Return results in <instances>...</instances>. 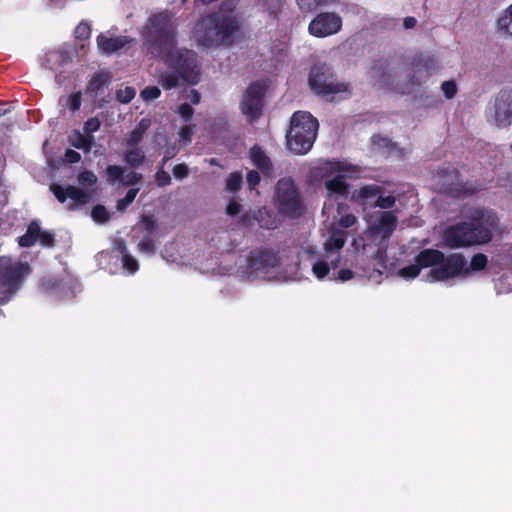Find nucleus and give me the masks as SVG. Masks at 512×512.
I'll return each mask as SVG.
<instances>
[{"mask_svg": "<svg viewBox=\"0 0 512 512\" xmlns=\"http://www.w3.org/2000/svg\"><path fill=\"white\" fill-rule=\"evenodd\" d=\"M242 182H243V177H242L241 173H239V172L232 173L226 179L225 189L229 192H236L241 188Z\"/></svg>", "mask_w": 512, "mask_h": 512, "instance_id": "obj_34", "label": "nucleus"}, {"mask_svg": "<svg viewBox=\"0 0 512 512\" xmlns=\"http://www.w3.org/2000/svg\"><path fill=\"white\" fill-rule=\"evenodd\" d=\"M185 98L189 99L192 104H198L200 102L201 96L199 92L195 89H190L186 92Z\"/></svg>", "mask_w": 512, "mask_h": 512, "instance_id": "obj_57", "label": "nucleus"}, {"mask_svg": "<svg viewBox=\"0 0 512 512\" xmlns=\"http://www.w3.org/2000/svg\"><path fill=\"white\" fill-rule=\"evenodd\" d=\"M144 134L141 131L133 129L125 137V142L128 147H138V144L142 141Z\"/></svg>", "mask_w": 512, "mask_h": 512, "instance_id": "obj_42", "label": "nucleus"}, {"mask_svg": "<svg viewBox=\"0 0 512 512\" xmlns=\"http://www.w3.org/2000/svg\"><path fill=\"white\" fill-rule=\"evenodd\" d=\"M353 165L346 161L324 160L315 164L309 172V179L313 184L324 182L333 178L337 173H346Z\"/></svg>", "mask_w": 512, "mask_h": 512, "instance_id": "obj_15", "label": "nucleus"}, {"mask_svg": "<svg viewBox=\"0 0 512 512\" xmlns=\"http://www.w3.org/2000/svg\"><path fill=\"white\" fill-rule=\"evenodd\" d=\"M177 153H178V149L175 144L168 147L165 151L166 159H172Z\"/></svg>", "mask_w": 512, "mask_h": 512, "instance_id": "obj_61", "label": "nucleus"}, {"mask_svg": "<svg viewBox=\"0 0 512 512\" xmlns=\"http://www.w3.org/2000/svg\"><path fill=\"white\" fill-rule=\"evenodd\" d=\"M239 221L246 226H250L253 224V221H256L260 227L265 229H275L278 226L277 218L266 207L258 209L252 215L249 213L242 214Z\"/></svg>", "mask_w": 512, "mask_h": 512, "instance_id": "obj_21", "label": "nucleus"}, {"mask_svg": "<svg viewBox=\"0 0 512 512\" xmlns=\"http://www.w3.org/2000/svg\"><path fill=\"white\" fill-rule=\"evenodd\" d=\"M194 113L193 108L188 103L181 104L177 109V114L185 121L188 122L191 120L192 115Z\"/></svg>", "mask_w": 512, "mask_h": 512, "instance_id": "obj_49", "label": "nucleus"}, {"mask_svg": "<svg viewBox=\"0 0 512 512\" xmlns=\"http://www.w3.org/2000/svg\"><path fill=\"white\" fill-rule=\"evenodd\" d=\"M65 159L69 163H77L80 161L81 155L74 150L68 149L65 153Z\"/></svg>", "mask_w": 512, "mask_h": 512, "instance_id": "obj_58", "label": "nucleus"}, {"mask_svg": "<svg viewBox=\"0 0 512 512\" xmlns=\"http://www.w3.org/2000/svg\"><path fill=\"white\" fill-rule=\"evenodd\" d=\"M309 85L315 93L331 100L334 99L335 95L349 92V86L346 83L339 82L326 65H315L311 68Z\"/></svg>", "mask_w": 512, "mask_h": 512, "instance_id": "obj_11", "label": "nucleus"}, {"mask_svg": "<svg viewBox=\"0 0 512 512\" xmlns=\"http://www.w3.org/2000/svg\"><path fill=\"white\" fill-rule=\"evenodd\" d=\"M497 29L501 33L512 36V3L503 10L497 19Z\"/></svg>", "mask_w": 512, "mask_h": 512, "instance_id": "obj_31", "label": "nucleus"}, {"mask_svg": "<svg viewBox=\"0 0 512 512\" xmlns=\"http://www.w3.org/2000/svg\"><path fill=\"white\" fill-rule=\"evenodd\" d=\"M358 252V261H361V262H368L369 263V266L368 267V270H371L372 269V273H377L378 275L381 274V268H386V262H387V257L385 256V264L384 266H380L376 263L375 260H373V258L371 257V255H368L367 253L366 254H363V249L360 247L358 250H356Z\"/></svg>", "mask_w": 512, "mask_h": 512, "instance_id": "obj_33", "label": "nucleus"}, {"mask_svg": "<svg viewBox=\"0 0 512 512\" xmlns=\"http://www.w3.org/2000/svg\"><path fill=\"white\" fill-rule=\"evenodd\" d=\"M343 209H344V207L339 204L336 209L337 215H333V221L329 225L326 236H329L333 227H334V229L341 230L337 226H340L343 228H349L356 224V222H357L356 216L352 213L343 212Z\"/></svg>", "mask_w": 512, "mask_h": 512, "instance_id": "obj_25", "label": "nucleus"}, {"mask_svg": "<svg viewBox=\"0 0 512 512\" xmlns=\"http://www.w3.org/2000/svg\"><path fill=\"white\" fill-rule=\"evenodd\" d=\"M487 121L498 127L505 128L512 124V90H502L486 110Z\"/></svg>", "mask_w": 512, "mask_h": 512, "instance_id": "obj_12", "label": "nucleus"}, {"mask_svg": "<svg viewBox=\"0 0 512 512\" xmlns=\"http://www.w3.org/2000/svg\"><path fill=\"white\" fill-rule=\"evenodd\" d=\"M91 217L95 222L104 223L109 219V213L104 206H95L91 211Z\"/></svg>", "mask_w": 512, "mask_h": 512, "instance_id": "obj_39", "label": "nucleus"}, {"mask_svg": "<svg viewBox=\"0 0 512 512\" xmlns=\"http://www.w3.org/2000/svg\"><path fill=\"white\" fill-rule=\"evenodd\" d=\"M396 199L392 195H382L381 191L379 192L376 201L374 202V206L380 207L382 209H388L394 206Z\"/></svg>", "mask_w": 512, "mask_h": 512, "instance_id": "obj_38", "label": "nucleus"}, {"mask_svg": "<svg viewBox=\"0 0 512 512\" xmlns=\"http://www.w3.org/2000/svg\"><path fill=\"white\" fill-rule=\"evenodd\" d=\"M247 272L256 278L268 280L298 279L288 272L282 259L269 250L252 251L247 257Z\"/></svg>", "mask_w": 512, "mask_h": 512, "instance_id": "obj_7", "label": "nucleus"}, {"mask_svg": "<svg viewBox=\"0 0 512 512\" xmlns=\"http://www.w3.org/2000/svg\"><path fill=\"white\" fill-rule=\"evenodd\" d=\"M179 142L183 145H187L192 141L194 134V126L186 125L179 130Z\"/></svg>", "mask_w": 512, "mask_h": 512, "instance_id": "obj_43", "label": "nucleus"}, {"mask_svg": "<svg viewBox=\"0 0 512 512\" xmlns=\"http://www.w3.org/2000/svg\"><path fill=\"white\" fill-rule=\"evenodd\" d=\"M354 277V273L350 269H341L337 273H333V279L340 282L351 280Z\"/></svg>", "mask_w": 512, "mask_h": 512, "instance_id": "obj_51", "label": "nucleus"}, {"mask_svg": "<svg viewBox=\"0 0 512 512\" xmlns=\"http://www.w3.org/2000/svg\"><path fill=\"white\" fill-rule=\"evenodd\" d=\"M151 125V120L148 118H143L136 126V130L141 131V133L145 134L148 128Z\"/></svg>", "mask_w": 512, "mask_h": 512, "instance_id": "obj_59", "label": "nucleus"}, {"mask_svg": "<svg viewBox=\"0 0 512 512\" xmlns=\"http://www.w3.org/2000/svg\"><path fill=\"white\" fill-rule=\"evenodd\" d=\"M347 240V233L344 230L332 229L329 236L325 237L323 248L324 254L313 259L312 273L318 280H323L335 270L340 263V251Z\"/></svg>", "mask_w": 512, "mask_h": 512, "instance_id": "obj_8", "label": "nucleus"}, {"mask_svg": "<svg viewBox=\"0 0 512 512\" xmlns=\"http://www.w3.org/2000/svg\"><path fill=\"white\" fill-rule=\"evenodd\" d=\"M42 287L46 292H54L59 294L60 298H68L73 297L75 295L74 291L71 288L66 289V287L57 279H46L42 283Z\"/></svg>", "mask_w": 512, "mask_h": 512, "instance_id": "obj_28", "label": "nucleus"}, {"mask_svg": "<svg viewBox=\"0 0 512 512\" xmlns=\"http://www.w3.org/2000/svg\"><path fill=\"white\" fill-rule=\"evenodd\" d=\"M436 178L438 189L441 192L460 197L470 191L460 183L458 173L454 169H443L438 173Z\"/></svg>", "mask_w": 512, "mask_h": 512, "instance_id": "obj_18", "label": "nucleus"}, {"mask_svg": "<svg viewBox=\"0 0 512 512\" xmlns=\"http://www.w3.org/2000/svg\"><path fill=\"white\" fill-rule=\"evenodd\" d=\"M37 240L45 247H51L54 244L53 235L48 232H41L39 224L34 221L28 226L26 233L19 237L18 243L22 247H29Z\"/></svg>", "mask_w": 512, "mask_h": 512, "instance_id": "obj_20", "label": "nucleus"}, {"mask_svg": "<svg viewBox=\"0 0 512 512\" xmlns=\"http://www.w3.org/2000/svg\"><path fill=\"white\" fill-rule=\"evenodd\" d=\"M139 192V188H131L127 191L124 198L118 200L117 209L119 211H124L136 198Z\"/></svg>", "mask_w": 512, "mask_h": 512, "instance_id": "obj_36", "label": "nucleus"}, {"mask_svg": "<svg viewBox=\"0 0 512 512\" xmlns=\"http://www.w3.org/2000/svg\"><path fill=\"white\" fill-rule=\"evenodd\" d=\"M318 127V120L309 112H295L286 135L288 148L295 154H306L316 140Z\"/></svg>", "mask_w": 512, "mask_h": 512, "instance_id": "obj_6", "label": "nucleus"}, {"mask_svg": "<svg viewBox=\"0 0 512 512\" xmlns=\"http://www.w3.org/2000/svg\"><path fill=\"white\" fill-rule=\"evenodd\" d=\"M509 265L512 267V249L511 251L509 252Z\"/></svg>", "mask_w": 512, "mask_h": 512, "instance_id": "obj_64", "label": "nucleus"}, {"mask_svg": "<svg viewBox=\"0 0 512 512\" xmlns=\"http://www.w3.org/2000/svg\"><path fill=\"white\" fill-rule=\"evenodd\" d=\"M241 212V204L236 200H231L226 207V213L229 216H236Z\"/></svg>", "mask_w": 512, "mask_h": 512, "instance_id": "obj_56", "label": "nucleus"}, {"mask_svg": "<svg viewBox=\"0 0 512 512\" xmlns=\"http://www.w3.org/2000/svg\"><path fill=\"white\" fill-rule=\"evenodd\" d=\"M470 220L445 231L444 240L449 246L466 247L491 240L492 231L497 226V217L492 211L475 209L470 214Z\"/></svg>", "mask_w": 512, "mask_h": 512, "instance_id": "obj_5", "label": "nucleus"}, {"mask_svg": "<svg viewBox=\"0 0 512 512\" xmlns=\"http://www.w3.org/2000/svg\"><path fill=\"white\" fill-rule=\"evenodd\" d=\"M367 229L362 236L353 240L355 250L360 247L363 254L371 255L380 266L385 264L387 241L397 226L394 212H373L366 218Z\"/></svg>", "mask_w": 512, "mask_h": 512, "instance_id": "obj_4", "label": "nucleus"}, {"mask_svg": "<svg viewBox=\"0 0 512 512\" xmlns=\"http://www.w3.org/2000/svg\"><path fill=\"white\" fill-rule=\"evenodd\" d=\"M273 203L278 213L285 217L296 218L305 210L299 187L290 177L281 178L276 183Z\"/></svg>", "mask_w": 512, "mask_h": 512, "instance_id": "obj_9", "label": "nucleus"}, {"mask_svg": "<svg viewBox=\"0 0 512 512\" xmlns=\"http://www.w3.org/2000/svg\"><path fill=\"white\" fill-rule=\"evenodd\" d=\"M30 273L27 263L13 262L8 257H0V304L6 303L18 290L19 282Z\"/></svg>", "mask_w": 512, "mask_h": 512, "instance_id": "obj_10", "label": "nucleus"}, {"mask_svg": "<svg viewBox=\"0 0 512 512\" xmlns=\"http://www.w3.org/2000/svg\"><path fill=\"white\" fill-rule=\"evenodd\" d=\"M75 37L80 40H86L91 35V27L88 22H81L75 28Z\"/></svg>", "mask_w": 512, "mask_h": 512, "instance_id": "obj_45", "label": "nucleus"}, {"mask_svg": "<svg viewBox=\"0 0 512 512\" xmlns=\"http://www.w3.org/2000/svg\"><path fill=\"white\" fill-rule=\"evenodd\" d=\"M173 175L176 179L182 180L188 176V167L186 164H178L173 168Z\"/></svg>", "mask_w": 512, "mask_h": 512, "instance_id": "obj_54", "label": "nucleus"}, {"mask_svg": "<svg viewBox=\"0 0 512 512\" xmlns=\"http://www.w3.org/2000/svg\"><path fill=\"white\" fill-rule=\"evenodd\" d=\"M208 162L210 165H218V161L215 158H211Z\"/></svg>", "mask_w": 512, "mask_h": 512, "instance_id": "obj_63", "label": "nucleus"}, {"mask_svg": "<svg viewBox=\"0 0 512 512\" xmlns=\"http://www.w3.org/2000/svg\"><path fill=\"white\" fill-rule=\"evenodd\" d=\"M264 87L260 83H252L245 91L241 101V111L251 120L261 114Z\"/></svg>", "mask_w": 512, "mask_h": 512, "instance_id": "obj_16", "label": "nucleus"}, {"mask_svg": "<svg viewBox=\"0 0 512 512\" xmlns=\"http://www.w3.org/2000/svg\"><path fill=\"white\" fill-rule=\"evenodd\" d=\"M260 182V176L257 171L251 170L247 173V183L251 190H254Z\"/></svg>", "mask_w": 512, "mask_h": 512, "instance_id": "obj_53", "label": "nucleus"}, {"mask_svg": "<svg viewBox=\"0 0 512 512\" xmlns=\"http://www.w3.org/2000/svg\"><path fill=\"white\" fill-rule=\"evenodd\" d=\"M138 247L142 253L152 255L155 252V243L150 237H144L139 242Z\"/></svg>", "mask_w": 512, "mask_h": 512, "instance_id": "obj_48", "label": "nucleus"}, {"mask_svg": "<svg viewBox=\"0 0 512 512\" xmlns=\"http://www.w3.org/2000/svg\"><path fill=\"white\" fill-rule=\"evenodd\" d=\"M100 128V121L98 118H89L84 124V131L89 135L90 133L96 132Z\"/></svg>", "mask_w": 512, "mask_h": 512, "instance_id": "obj_52", "label": "nucleus"}, {"mask_svg": "<svg viewBox=\"0 0 512 512\" xmlns=\"http://www.w3.org/2000/svg\"><path fill=\"white\" fill-rule=\"evenodd\" d=\"M356 172L355 166L351 170L346 173H337L333 178L325 181V189L327 201H325L323 206V214L329 215L333 212L332 204H329L328 201L338 198H346L350 193V186L345 181L346 177H354V173Z\"/></svg>", "mask_w": 512, "mask_h": 512, "instance_id": "obj_13", "label": "nucleus"}, {"mask_svg": "<svg viewBox=\"0 0 512 512\" xmlns=\"http://www.w3.org/2000/svg\"><path fill=\"white\" fill-rule=\"evenodd\" d=\"M127 43V38L123 36L108 37L104 34H100L97 37V46L104 54H112L123 48Z\"/></svg>", "mask_w": 512, "mask_h": 512, "instance_id": "obj_23", "label": "nucleus"}, {"mask_svg": "<svg viewBox=\"0 0 512 512\" xmlns=\"http://www.w3.org/2000/svg\"><path fill=\"white\" fill-rule=\"evenodd\" d=\"M342 28V18L334 12L319 13L308 25V32L324 38L337 34Z\"/></svg>", "mask_w": 512, "mask_h": 512, "instance_id": "obj_14", "label": "nucleus"}, {"mask_svg": "<svg viewBox=\"0 0 512 512\" xmlns=\"http://www.w3.org/2000/svg\"><path fill=\"white\" fill-rule=\"evenodd\" d=\"M110 76L107 73H96L92 76V78L89 80L87 87H86V93L89 94L91 97L95 99V101H98L99 103L105 102L104 98L101 97L105 90L107 89L108 85L110 84Z\"/></svg>", "mask_w": 512, "mask_h": 512, "instance_id": "obj_22", "label": "nucleus"}, {"mask_svg": "<svg viewBox=\"0 0 512 512\" xmlns=\"http://www.w3.org/2000/svg\"><path fill=\"white\" fill-rule=\"evenodd\" d=\"M441 90L443 91L444 95L450 99L453 98L457 92L456 84L453 81H445L441 85Z\"/></svg>", "mask_w": 512, "mask_h": 512, "instance_id": "obj_50", "label": "nucleus"}, {"mask_svg": "<svg viewBox=\"0 0 512 512\" xmlns=\"http://www.w3.org/2000/svg\"><path fill=\"white\" fill-rule=\"evenodd\" d=\"M160 94H161V91L158 87L148 86V87H145L141 91L140 96L144 101L147 102V101L157 99L160 96Z\"/></svg>", "mask_w": 512, "mask_h": 512, "instance_id": "obj_44", "label": "nucleus"}, {"mask_svg": "<svg viewBox=\"0 0 512 512\" xmlns=\"http://www.w3.org/2000/svg\"><path fill=\"white\" fill-rule=\"evenodd\" d=\"M243 38L239 19L232 13L216 12L200 19L194 29L198 46H232Z\"/></svg>", "mask_w": 512, "mask_h": 512, "instance_id": "obj_3", "label": "nucleus"}, {"mask_svg": "<svg viewBox=\"0 0 512 512\" xmlns=\"http://www.w3.org/2000/svg\"><path fill=\"white\" fill-rule=\"evenodd\" d=\"M78 182L84 187L92 186L97 182V176L92 171H83L78 175Z\"/></svg>", "mask_w": 512, "mask_h": 512, "instance_id": "obj_40", "label": "nucleus"}, {"mask_svg": "<svg viewBox=\"0 0 512 512\" xmlns=\"http://www.w3.org/2000/svg\"><path fill=\"white\" fill-rule=\"evenodd\" d=\"M487 264V257L484 254H476L472 257L469 267V273L471 271H480L485 268Z\"/></svg>", "mask_w": 512, "mask_h": 512, "instance_id": "obj_37", "label": "nucleus"}, {"mask_svg": "<svg viewBox=\"0 0 512 512\" xmlns=\"http://www.w3.org/2000/svg\"><path fill=\"white\" fill-rule=\"evenodd\" d=\"M122 264L129 273H135L139 268L137 260L127 253L122 254Z\"/></svg>", "mask_w": 512, "mask_h": 512, "instance_id": "obj_46", "label": "nucleus"}, {"mask_svg": "<svg viewBox=\"0 0 512 512\" xmlns=\"http://www.w3.org/2000/svg\"><path fill=\"white\" fill-rule=\"evenodd\" d=\"M417 21L414 17H406L404 19V22H403V25L406 29H411L413 27H415Z\"/></svg>", "mask_w": 512, "mask_h": 512, "instance_id": "obj_62", "label": "nucleus"}, {"mask_svg": "<svg viewBox=\"0 0 512 512\" xmlns=\"http://www.w3.org/2000/svg\"><path fill=\"white\" fill-rule=\"evenodd\" d=\"M71 55L65 50L50 51L45 57V66L52 71L61 72V69L71 62Z\"/></svg>", "mask_w": 512, "mask_h": 512, "instance_id": "obj_24", "label": "nucleus"}, {"mask_svg": "<svg viewBox=\"0 0 512 512\" xmlns=\"http://www.w3.org/2000/svg\"><path fill=\"white\" fill-rule=\"evenodd\" d=\"M50 190L59 202L65 203L68 199L70 200V203L67 205L68 209H73L75 206L83 205L87 203L90 198V195L87 192L75 186L62 187L60 185L53 184L51 185Z\"/></svg>", "mask_w": 512, "mask_h": 512, "instance_id": "obj_19", "label": "nucleus"}, {"mask_svg": "<svg viewBox=\"0 0 512 512\" xmlns=\"http://www.w3.org/2000/svg\"><path fill=\"white\" fill-rule=\"evenodd\" d=\"M155 181L159 187H165L171 183V177L160 165L155 173Z\"/></svg>", "mask_w": 512, "mask_h": 512, "instance_id": "obj_41", "label": "nucleus"}, {"mask_svg": "<svg viewBox=\"0 0 512 512\" xmlns=\"http://www.w3.org/2000/svg\"><path fill=\"white\" fill-rule=\"evenodd\" d=\"M380 192V187L377 185H366L361 187L358 190L352 192V200L363 205H370L373 200L376 201V198Z\"/></svg>", "mask_w": 512, "mask_h": 512, "instance_id": "obj_26", "label": "nucleus"}, {"mask_svg": "<svg viewBox=\"0 0 512 512\" xmlns=\"http://www.w3.org/2000/svg\"><path fill=\"white\" fill-rule=\"evenodd\" d=\"M141 223L148 232L154 231L157 226L156 220L153 218V216L150 215H144L142 217Z\"/></svg>", "mask_w": 512, "mask_h": 512, "instance_id": "obj_55", "label": "nucleus"}, {"mask_svg": "<svg viewBox=\"0 0 512 512\" xmlns=\"http://www.w3.org/2000/svg\"><path fill=\"white\" fill-rule=\"evenodd\" d=\"M267 6L272 7L271 13L276 14L282 6V0H267Z\"/></svg>", "mask_w": 512, "mask_h": 512, "instance_id": "obj_60", "label": "nucleus"}, {"mask_svg": "<svg viewBox=\"0 0 512 512\" xmlns=\"http://www.w3.org/2000/svg\"><path fill=\"white\" fill-rule=\"evenodd\" d=\"M69 143L77 149H82L85 152H89L92 148L93 136L84 135L79 131H75L72 135H70Z\"/></svg>", "mask_w": 512, "mask_h": 512, "instance_id": "obj_30", "label": "nucleus"}, {"mask_svg": "<svg viewBox=\"0 0 512 512\" xmlns=\"http://www.w3.org/2000/svg\"><path fill=\"white\" fill-rule=\"evenodd\" d=\"M81 101L82 94L80 91L59 98V104L62 107H67L71 112H76L79 110Z\"/></svg>", "mask_w": 512, "mask_h": 512, "instance_id": "obj_32", "label": "nucleus"}, {"mask_svg": "<svg viewBox=\"0 0 512 512\" xmlns=\"http://www.w3.org/2000/svg\"><path fill=\"white\" fill-rule=\"evenodd\" d=\"M176 22L169 12H160L149 18L143 29V37L148 50L161 58L177 73L162 76L161 85L164 89H172L178 85L179 78L190 84L200 80L197 54L187 49L176 48Z\"/></svg>", "mask_w": 512, "mask_h": 512, "instance_id": "obj_1", "label": "nucleus"}, {"mask_svg": "<svg viewBox=\"0 0 512 512\" xmlns=\"http://www.w3.org/2000/svg\"><path fill=\"white\" fill-rule=\"evenodd\" d=\"M107 182L111 185L133 186L138 184L143 175L129 166L109 165L105 170Z\"/></svg>", "mask_w": 512, "mask_h": 512, "instance_id": "obj_17", "label": "nucleus"}, {"mask_svg": "<svg viewBox=\"0 0 512 512\" xmlns=\"http://www.w3.org/2000/svg\"><path fill=\"white\" fill-rule=\"evenodd\" d=\"M124 160L130 168H138L145 160V153L140 147H129L124 153Z\"/></svg>", "mask_w": 512, "mask_h": 512, "instance_id": "obj_29", "label": "nucleus"}, {"mask_svg": "<svg viewBox=\"0 0 512 512\" xmlns=\"http://www.w3.org/2000/svg\"><path fill=\"white\" fill-rule=\"evenodd\" d=\"M136 95V90L133 87L126 86L123 88H119L116 91V98L120 103L127 104L129 103Z\"/></svg>", "mask_w": 512, "mask_h": 512, "instance_id": "obj_35", "label": "nucleus"}, {"mask_svg": "<svg viewBox=\"0 0 512 512\" xmlns=\"http://www.w3.org/2000/svg\"><path fill=\"white\" fill-rule=\"evenodd\" d=\"M250 160L265 175H270L272 162L265 152L257 145L250 149Z\"/></svg>", "mask_w": 512, "mask_h": 512, "instance_id": "obj_27", "label": "nucleus"}, {"mask_svg": "<svg viewBox=\"0 0 512 512\" xmlns=\"http://www.w3.org/2000/svg\"><path fill=\"white\" fill-rule=\"evenodd\" d=\"M430 268L427 281L451 282L469 276L468 262L460 253L445 257L438 250L425 249L419 253L415 263L399 270L398 275L404 279H413L421 269Z\"/></svg>", "mask_w": 512, "mask_h": 512, "instance_id": "obj_2", "label": "nucleus"}, {"mask_svg": "<svg viewBox=\"0 0 512 512\" xmlns=\"http://www.w3.org/2000/svg\"><path fill=\"white\" fill-rule=\"evenodd\" d=\"M299 7L302 10L312 11L321 5L327 4L326 0H297Z\"/></svg>", "mask_w": 512, "mask_h": 512, "instance_id": "obj_47", "label": "nucleus"}]
</instances>
